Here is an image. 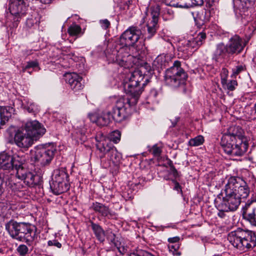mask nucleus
<instances>
[{"label": "nucleus", "instance_id": "obj_31", "mask_svg": "<svg viewBox=\"0 0 256 256\" xmlns=\"http://www.w3.org/2000/svg\"><path fill=\"white\" fill-rule=\"evenodd\" d=\"M92 208L96 212L100 213L103 216H108L110 214L108 208L101 203L98 202L93 203Z\"/></svg>", "mask_w": 256, "mask_h": 256}, {"label": "nucleus", "instance_id": "obj_6", "mask_svg": "<svg viewBox=\"0 0 256 256\" xmlns=\"http://www.w3.org/2000/svg\"><path fill=\"white\" fill-rule=\"evenodd\" d=\"M96 146L97 150L99 151V156L101 162H102L106 158L109 160L107 164H106L104 166L106 168L110 166V162H112L114 165H118L120 163L122 154L110 142L106 140H101L97 143Z\"/></svg>", "mask_w": 256, "mask_h": 256}, {"label": "nucleus", "instance_id": "obj_32", "mask_svg": "<svg viewBox=\"0 0 256 256\" xmlns=\"http://www.w3.org/2000/svg\"><path fill=\"white\" fill-rule=\"evenodd\" d=\"M38 176L32 172H28L22 180L24 184H26L28 186H34L36 184V178Z\"/></svg>", "mask_w": 256, "mask_h": 256}, {"label": "nucleus", "instance_id": "obj_55", "mask_svg": "<svg viewBox=\"0 0 256 256\" xmlns=\"http://www.w3.org/2000/svg\"><path fill=\"white\" fill-rule=\"evenodd\" d=\"M252 116L254 118H256V102L252 110Z\"/></svg>", "mask_w": 256, "mask_h": 256}, {"label": "nucleus", "instance_id": "obj_23", "mask_svg": "<svg viewBox=\"0 0 256 256\" xmlns=\"http://www.w3.org/2000/svg\"><path fill=\"white\" fill-rule=\"evenodd\" d=\"M244 132L242 129L239 126H230L227 132L224 133L222 136H229L230 137L231 140H237L240 139L242 140H246L244 136Z\"/></svg>", "mask_w": 256, "mask_h": 256}, {"label": "nucleus", "instance_id": "obj_8", "mask_svg": "<svg viewBox=\"0 0 256 256\" xmlns=\"http://www.w3.org/2000/svg\"><path fill=\"white\" fill-rule=\"evenodd\" d=\"M186 78L187 74L181 67L180 62L178 60L175 61L173 66L167 69L165 72V82L172 87L178 88L184 84Z\"/></svg>", "mask_w": 256, "mask_h": 256}, {"label": "nucleus", "instance_id": "obj_37", "mask_svg": "<svg viewBox=\"0 0 256 256\" xmlns=\"http://www.w3.org/2000/svg\"><path fill=\"white\" fill-rule=\"evenodd\" d=\"M26 109L29 112L34 113L38 111V106L32 102H28L26 106Z\"/></svg>", "mask_w": 256, "mask_h": 256}, {"label": "nucleus", "instance_id": "obj_29", "mask_svg": "<svg viewBox=\"0 0 256 256\" xmlns=\"http://www.w3.org/2000/svg\"><path fill=\"white\" fill-rule=\"evenodd\" d=\"M92 228L96 237L97 239L100 242L104 240L105 233L102 228L98 224L90 221Z\"/></svg>", "mask_w": 256, "mask_h": 256}, {"label": "nucleus", "instance_id": "obj_3", "mask_svg": "<svg viewBox=\"0 0 256 256\" xmlns=\"http://www.w3.org/2000/svg\"><path fill=\"white\" fill-rule=\"evenodd\" d=\"M149 82L147 76H144L142 70L137 68L126 73L123 80L124 88L130 98L132 99V102L136 104L143 88Z\"/></svg>", "mask_w": 256, "mask_h": 256}, {"label": "nucleus", "instance_id": "obj_25", "mask_svg": "<svg viewBox=\"0 0 256 256\" xmlns=\"http://www.w3.org/2000/svg\"><path fill=\"white\" fill-rule=\"evenodd\" d=\"M20 222L14 220H10L5 224V229L10 236L16 240L18 233Z\"/></svg>", "mask_w": 256, "mask_h": 256}, {"label": "nucleus", "instance_id": "obj_26", "mask_svg": "<svg viewBox=\"0 0 256 256\" xmlns=\"http://www.w3.org/2000/svg\"><path fill=\"white\" fill-rule=\"evenodd\" d=\"M12 176L6 181V184L12 191H20L24 187L23 182Z\"/></svg>", "mask_w": 256, "mask_h": 256}, {"label": "nucleus", "instance_id": "obj_45", "mask_svg": "<svg viewBox=\"0 0 256 256\" xmlns=\"http://www.w3.org/2000/svg\"><path fill=\"white\" fill-rule=\"evenodd\" d=\"M216 206L218 210V216L220 218H224L226 216V212H231L230 210H221L219 208L218 201L216 200L215 202Z\"/></svg>", "mask_w": 256, "mask_h": 256}, {"label": "nucleus", "instance_id": "obj_48", "mask_svg": "<svg viewBox=\"0 0 256 256\" xmlns=\"http://www.w3.org/2000/svg\"><path fill=\"white\" fill-rule=\"evenodd\" d=\"M100 23L102 28L104 30L108 28L110 26V22L107 19L100 20Z\"/></svg>", "mask_w": 256, "mask_h": 256}, {"label": "nucleus", "instance_id": "obj_20", "mask_svg": "<svg viewBox=\"0 0 256 256\" xmlns=\"http://www.w3.org/2000/svg\"><path fill=\"white\" fill-rule=\"evenodd\" d=\"M66 81L70 85L71 89L76 92L83 88L84 85L82 83V78L76 73H68L65 76Z\"/></svg>", "mask_w": 256, "mask_h": 256}, {"label": "nucleus", "instance_id": "obj_11", "mask_svg": "<svg viewBox=\"0 0 256 256\" xmlns=\"http://www.w3.org/2000/svg\"><path fill=\"white\" fill-rule=\"evenodd\" d=\"M27 9L24 0H10L8 8L11 14L10 22H8L6 24L10 28H16L22 18L26 15Z\"/></svg>", "mask_w": 256, "mask_h": 256}, {"label": "nucleus", "instance_id": "obj_39", "mask_svg": "<svg viewBox=\"0 0 256 256\" xmlns=\"http://www.w3.org/2000/svg\"><path fill=\"white\" fill-rule=\"evenodd\" d=\"M18 252L22 256H25L28 254L29 250L25 244H20L16 249Z\"/></svg>", "mask_w": 256, "mask_h": 256}, {"label": "nucleus", "instance_id": "obj_27", "mask_svg": "<svg viewBox=\"0 0 256 256\" xmlns=\"http://www.w3.org/2000/svg\"><path fill=\"white\" fill-rule=\"evenodd\" d=\"M14 112L12 107L0 106V128L8 120Z\"/></svg>", "mask_w": 256, "mask_h": 256}, {"label": "nucleus", "instance_id": "obj_10", "mask_svg": "<svg viewBox=\"0 0 256 256\" xmlns=\"http://www.w3.org/2000/svg\"><path fill=\"white\" fill-rule=\"evenodd\" d=\"M218 200H220L218 202L219 208L224 210L234 212L238 209L240 203V200L226 184L218 195L216 201Z\"/></svg>", "mask_w": 256, "mask_h": 256}, {"label": "nucleus", "instance_id": "obj_36", "mask_svg": "<svg viewBox=\"0 0 256 256\" xmlns=\"http://www.w3.org/2000/svg\"><path fill=\"white\" fill-rule=\"evenodd\" d=\"M204 142V138L201 136L199 135L196 137L191 138L189 140V145L192 146H197L202 145Z\"/></svg>", "mask_w": 256, "mask_h": 256}, {"label": "nucleus", "instance_id": "obj_28", "mask_svg": "<svg viewBox=\"0 0 256 256\" xmlns=\"http://www.w3.org/2000/svg\"><path fill=\"white\" fill-rule=\"evenodd\" d=\"M228 48L226 44L224 45L223 43L218 44L214 54V59L216 62L224 59L226 54H228Z\"/></svg>", "mask_w": 256, "mask_h": 256}, {"label": "nucleus", "instance_id": "obj_30", "mask_svg": "<svg viewBox=\"0 0 256 256\" xmlns=\"http://www.w3.org/2000/svg\"><path fill=\"white\" fill-rule=\"evenodd\" d=\"M68 32L70 36H75V39L82 36L84 32V30H82L81 27L76 24H72L70 25Z\"/></svg>", "mask_w": 256, "mask_h": 256}, {"label": "nucleus", "instance_id": "obj_38", "mask_svg": "<svg viewBox=\"0 0 256 256\" xmlns=\"http://www.w3.org/2000/svg\"><path fill=\"white\" fill-rule=\"evenodd\" d=\"M121 134L118 130H114L112 132L110 136L111 141L116 144L120 140Z\"/></svg>", "mask_w": 256, "mask_h": 256}, {"label": "nucleus", "instance_id": "obj_19", "mask_svg": "<svg viewBox=\"0 0 256 256\" xmlns=\"http://www.w3.org/2000/svg\"><path fill=\"white\" fill-rule=\"evenodd\" d=\"M74 130L72 133V138L78 142H83L86 139V128L83 120L78 122L74 126Z\"/></svg>", "mask_w": 256, "mask_h": 256}, {"label": "nucleus", "instance_id": "obj_40", "mask_svg": "<svg viewBox=\"0 0 256 256\" xmlns=\"http://www.w3.org/2000/svg\"><path fill=\"white\" fill-rule=\"evenodd\" d=\"M150 151L154 156H159L162 153V146L156 144L153 146Z\"/></svg>", "mask_w": 256, "mask_h": 256}, {"label": "nucleus", "instance_id": "obj_51", "mask_svg": "<svg viewBox=\"0 0 256 256\" xmlns=\"http://www.w3.org/2000/svg\"><path fill=\"white\" fill-rule=\"evenodd\" d=\"M172 182H173L174 183V190H175L178 191V192H182V189H181V186L180 185L179 183L178 182H176V180H173Z\"/></svg>", "mask_w": 256, "mask_h": 256}, {"label": "nucleus", "instance_id": "obj_5", "mask_svg": "<svg viewBox=\"0 0 256 256\" xmlns=\"http://www.w3.org/2000/svg\"><path fill=\"white\" fill-rule=\"evenodd\" d=\"M56 150L53 146H34L30 150V161L41 166H48L54 158Z\"/></svg>", "mask_w": 256, "mask_h": 256}, {"label": "nucleus", "instance_id": "obj_16", "mask_svg": "<svg viewBox=\"0 0 256 256\" xmlns=\"http://www.w3.org/2000/svg\"><path fill=\"white\" fill-rule=\"evenodd\" d=\"M160 7L158 5L152 6L150 8L152 18L148 22L147 26V36L145 39L151 38L156 33L158 28V20L160 12Z\"/></svg>", "mask_w": 256, "mask_h": 256}, {"label": "nucleus", "instance_id": "obj_53", "mask_svg": "<svg viewBox=\"0 0 256 256\" xmlns=\"http://www.w3.org/2000/svg\"><path fill=\"white\" fill-rule=\"evenodd\" d=\"M158 95V92L156 90L154 89L151 90L150 94V97L152 98H155Z\"/></svg>", "mask_w": 256, "mask_h": 256}, {"label": "nucleus", "instance_id": "obj_18", "mask_svg": "<svg viewBox=\"0 0 256 256\" xmlns=\"http://www.w3.org/2000/svg\"><path fill=\"white\" fill-rule=\"evenodd\" d=\"M242 214L244 219L248 221L251 224L256 226V200L246 204Z\"/></svg>", "mask_w": 256, "mask_h": 256}, {"label": "nucleus", "instance_id": "obj_24", "mask_svg": "<svg viewBox=\"0 0 256 256\" xmlns=\"http://www.w3.org/2000/svg\"><path fill=\"white\" fill-rule=\"evenodd\" d=\"M256 0H233L234 8L236 12L242 15L249 8L253 6Z\"/></svg>", "mask_w": 256, "mask_h": 256}, {"label": "nucleus", "instance_id": "obj_1", "mask_svg": "<svg viewBox=\"0 0 256 256\" xmlns=\"http://www.w3.org/2000/svg\"><path fill=\"white\" fill-rule=\"evenodd\" d=\"M139 29L132 26L126 30L119 40L109 46L106 56L109 63H115L124 68H132L142 63V50L136 46L140 38Z\"/></svg>", "mask_w": 256, "mask_h": 256}, {"label": "nucleus", "instance_id": "obj_14", "mask_svg": "<svg viewBox=\"0 0 256 256\" xmlns=\"http://www.w3.org/2000/svg\"><path fill=\"white\" fill-rule=\"evenodd\" d=\"M226 184L240 200L246 198L250 194V190L247 183L240 177H230Z\"/></svg>", "mask_w": 256, "mask_h": 256}, {"label": "nucleus", "instance_id": "obj_49", "mask_svg": "<svg viewBox=\"0 0 256 256\" xmlns=\"http://www.w3.org/2000/svg\"><path fill=\"white\" fill-rule=\"evenodd\" d=\"M164 14H168V17H165L164 16H163V18L165 20L170 19L173 17V12L169 9H166L164 10Z\"/></svg>", "mask_w": 256, "mask_h": 256}, {"label": "nucleus", "instance_id": "obj_22", "mask_svg": "<svg viewBox=\"0 0 256 256\" xmlns=\"http://www.w3.org/2000/svg\"><path fill=\"white\" fill-rule=\"evenodd\" d=\"M16 158L3 152L0 153V168L4 170H12L14 166Z\"/></svg>", "mask_w": 256, "mask_h": 256}, {"label": "nucleus", "instance_id": "obj_13", "mask_svg": "<svg viewBox=\"0 0 256 256\" xmlns=\"http://www.w3.org/2000/svg\"><path fill=\"white\" fill-rule=\"evenodd\" d=\"M132 99L128 97L126 98H120L117 100L116 106L112 109L111 118L118 122L124 120L130 113V106L136 104L132 102Z\"/></svg>", "mask_w": 256, "mask_h": 256}, {"label": "nucleus", "instance_id": "obj_54", "mask_svg": "<svg viewBox=\"0 0 256 256\" xmlns=\"http://www.w3.org/2000/svg\"><path fill=\"white\" fill-rule=\"evenodd\" d=\"M170 169H171V170H172V172L173 175L175 177H176L178 175V172L177 170L174 166L172 167Z\"/></svg>", "mask_w": 256, "mask_h": 256}, {"label": "nucleus", "instance_id": "obj_33", "mask_svg": "<svg viewBox=\"0 0 256 256\" xmlns=\"http://www.w3.org/2000/svg\"><path fill=\"white\" fill-rule=\"evenodd\" d=\"M168 4L176 8H186L189 4V2L186 0H166Z\"/></svg>", "mask_w": 256, "mask_h": 256}, {"label": "nucleus", "instance_id": "obj_21", "mask_svg": "<svg viewBox=\"0 0 256 256\" xmlns=\"http://www.w3.org/2000/svg\"><path fill=\"white\" fill-rule=\"evenodd\" d=\"M89 117L92 122H95L97 125L101 126H108L112 120L110 112L94 113L89 114Z\"/></svg>", "mask_w": 256, "mask_h": 256}, {"label": "nucleus", "instance_id": "obj_35", "mask_svg": "<svg viewBox=\"0 0 256 256\" xmlns=\"http://www.w3.org/2000/svg\"><path fill=\"white\" fill-rule=\"evenodd\" d=\"M222 88L230 91H233L236 89L238 85L237 82L236 80H230L229 82L228 80L222 84Z\"/></svg>", "mask_w": 256, "mask_h": 256}, {"label": "nucleus", "instance_id": "obj_59", "mask_svg": "<svg viewBox=\"0 0 256 256\" xmlns=\"http://www.w3.org/2000/svg\"><path fill=\"white\" fill-rule=\"evenodd\" d=\"M30 52H31V50H30V52H28V53H26V54H27V55H29V54H31V53H30Z\"/></svg>", "mask_w": 256, "mask_h": 256}, {"label": "nucleus", "instance_id": "obj_46", "mask_svg": "<svg viewBox=\"0 0 256 256\" xmlns=\"http://www.w3.org/2000/svg\"><path fill=\"white\" fill-rule=\"evenodd\" d=\"M48 245L50 246H54L58 248H60L62 246L61 243H60L56 239L49 240L48 242Z\"/></svg>", "mask_w": 256, "mask_h": 256}, {"label": "nucleus", "instance_id": "obj_57", "mask_svg": "<svg viewBox=\"0 0 256 256\" xmlns=\"http://www.w3.org/2000/svg\"><path fill=\"white\" fill-rule=\"evenodd\" d=\"M2 186H0V194H2Z\"/></svg>", "mask_w": 256, "mask_h": 256}, {"label": "nucleus", "instance_id": "obj_50", "mask_svg": "<svg viewBox=\"0 0 256 256\" xmlns=\"http://www.w3.org/2000/svg\"><path fill=\"white\" fill-rule=\"evenodd\" d=\"M36 22V20L33 18H28L26 21V25L28 28L34 26V24Z\"/></svg>", "mask_w": 256, "mask_h": 256}, {"label": "nucleus", "instance_id": "obj_58", "mask_svg": "<svg viewBox=\"0 0 256 256\" xmlns=\"http://www.w3.org/2000/svg\"><path fill=\"white\" fill-rule=\"evenodd\" d=\"M212 256H222L220 254H214V255Z\"/></svg>", "mask_w": 256, "mask_h": 256}, {"label": "nucleus", "instance_id": "obj_34", "mask_svg": "<svg viewBox=\"0 0 256 256\" xmlns=\"http://www.w3.org/2000/svg\"><path fill=\"white\" fill-rule=\"evenodd\" d=\"M14 166H15L16 170V176H15L17 178L22 180L28 171L26 169H24L23 167L21 166L20 164H19L18 165L15 164Z\"/></svg>", "mask_w": 256, "mask_h": 256}, {"label": "nucleus", "instance_id": "obj_42", "mask_svg": "<svg viewBox=\"0 0 256 256\" xmlns=\"http://www.w3.org/2000/svg\"><path fill=\"white\" fill-rule=\"evenodd\" d=\"M245 70V66L242 65H238L234 68L232 70V77L236 76L238 75L240 72L244 71Z\"/></svg>", "mask_w": 256, "mask_h": 256}, {"label": "nucleus", "instance_id": "obj_12", "mask_svg": "<svg viewBox=\"0 0 256 256\" xmlns=\"http://www.w3.org/2000/svg\"><path fill=\"white\" fill-rule=\"evenodd\" d=\"M206 38L204 32H200L196 36L190 40H182L179 42L178 50L179 52L183 53L182 56L186 58L202 46Z\"/></svg>", "mask_w": 256, "mask_h": 256}, {"label": "nucleus", "instance_id": "obj_4", "mask_svg": "<svg viewBox=\"0 0 256 256\" xmlns=\"http://www.w3.org/2000/svg\"><path fill=\"white\" fill-rule=\"evenodd\" d=\"M228 240L234 247L241 250L256 246V234L250 230L238 229L231 232L228 236Z\"/></svg>", "mask_w": 256, "mask_h": 256}, {"label": "nucleus", "instance_id": "obj_41", "mask_svg": "<svg viewBox=\"0 0 256 256\" xmlns=\"http://www.w3.org/2000/svg\"><path fill=\"white\" fill-rule=\"evenodd\" d=\"M206 10H202L198 12L197 14L198 18L202 23L208 21V18L206 16Z\"/></svg>", "mask_w": 256, "mask_h": 256}, {"label": "nucleus", "instance_id": "obj_56", "mask_svg": "<svg viewBox=\"0 0 256 256\" xmlns=\"http://www.w3.org/2000/svg\"><path fill=\"white\" fill-rule=\"evenodd\" d=\"M42 3L48 4L50 3L53 0H39Z\"/></svg>", "mask_w": 256, "mask_h": 256}, {"label": "nucleus", "instance_id": "obj_43", "mask_svg": "<svg viewBox=\"0 0 256 256\" xmlns=\"http://www.w3.org/2000/svg\"><path fill=\"white\" fill-rule=\"evenodd\" d=\"M221 84H222L228 80V71L225 68H223L222 69L220 74Z\"/></svg>", "mask_w": 256, "mask_h": 256}, {"label": "nucleus", "instance_id": "obj_47", "mask_svg": "<svg viewBox=\"0 0 256 256\" xmlns=\"http://www.w3.org/2000/svg\"><path fill=\"white\" fill-rule=\"evenodd\" d=\"M186 2H189V4L186 8H188L192 6H201L203 4V0H186Z\"/></svg>", "mask_w": 256, "mask_h": 256}, {"label": "nucleus", "instance_id": "obj_17", "mask_svg": "<svg viewBox=\"0 0 256 256\" xmlns=\"http://www.w3.org/2000/svg\"><path fill=\"white\" fill-rule=\"evenodd\" d=\"M246 45V42L244 41L239 36L236 34L232 36L226 44L228 49V54L241 52Z\"/></svg>", "mask_w": 256, "mask_h": 256}, {"label": "nucleus", "instance_id": "obj_15", "mask_svg": "<svg viewBox=\"0 0 256 256\" xmlns=\"http://www.w3.org/2000/svg\"><path fill=\"white\" fill-rule=\"evenodd\" d=\"M16 240L26 242L29 245L34 240V226L29 223L20 222Z\"/></svg>", "mask_w": 256, "mask_h": 256}, {"label": "nucleus", "instance_id": "obj_2", "mask_svg": "<svg viewBox=\"0 0 256 256\" xmlns=\"http://www.w3.org/2000/svg\"><path fill=\"white\" fill-rule=\"evenodd\" d=\"M45 132L46 129L38 121H29L24 127L15 131L14 142L18 147L26 150Z\"/></svg>", "mask_w": 256, "mask_h": 256}, {"label": "nucleus", "instance_id": "obj_9", "mask_svg": "<svg viewBox=\"0 0 256 256\" xmlns=\"http://www.w3.org/2000/svg\"><path fill=\"white\" fill-rule=\"evenodd\" d=\"M69 176L65 168L54 170L52 176L50 188L56 195L67 192L70 188Z\"/></svg>", "mask_w": 256, "mask_h": 256}, {"label": "nucleus", "instance_id": "obj_7", "mask_svg": "<svg viewBox=\"0 0 256 256\" xmlns=\"http://www.w3.org/2000/svg\"><path fill=\"white\" fill-rule=\"evenodd\" d=\"M230 138L229 136L222 137L220 144L224 152L231 158L243 156L248 150V142L240 139L232 141Z\"/></svg>", "mask_w": 256, "mask_h": 256}, {"label": "nucleus", "instance_id": "obj_44", "mask_svg": "<svg viewBox=\"0 0 256 256\" xmlns=\"http://www.w3.org/2000/svg\"><path fill=\"white\" fill-rule=\"evenodd\" d=\"M38 62L36 60L34 61H30L27 62V64L26 66H22V72H25L28 69L30 68H35L38 66Z\"/></svg>", "mask_w": 256, "mask_h": 256}, {"label": "nucleus", "instance_id": "obj_52", "mask_svg": "<svg viewBox=\"0 0 256 256\" xmlns=\"http://www.w3.org/2000/svg\"><path fill=\"white\" fill-rule=\"evenodd\" d=\"M180 238L178 236H174L173 238H170L168 239V242L170 243H175L178 242L180 240Z\"/></svg>", "mask_w": 256, "mask_h": 256}]
</instances>
